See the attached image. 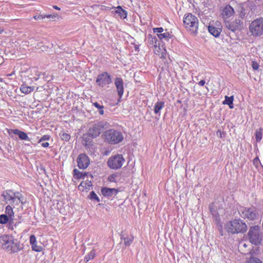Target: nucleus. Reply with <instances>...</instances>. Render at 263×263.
Instances as JSON below:
<instances>
[{
  "mask_svg": "<svg viewBox=\"0 0 263 263\" xmlns=\"http://www.w3.org/2000/svg\"><path fill=\"white\" fill-rule=\"evenodd\" d=\"M0 243L3 249L9 253H17L24 248L23 244L20 241L7 235H4L0 237Z\"/></svg>",
  "mask_w": 263,
  "mask_h": 263,
  "instance_id": "nucleus-1",
  "label": "nucleus"
},
{
  "mask_svg": "<svg viewBox=\"0 0 263 263\" xmlns=\"http://www.w3.org/2000/svg\"><path fill=\"white\" fill-rule=\"evenodd\" d=\"M226 231L231 234L244 233L247 230V226L240 219H236L229 221L225 224Z\"/></svg>",
  "mask_w": 263,
  "mask_h": 263,
  "instance_id": "nucleus-2",
  "label": "nucleus"
},
{
  "mask_svg": "<svg viewBox=\"0 0 263 263\" xmlns=\"http://www.w3.org/2000/svg\"><path fill=\"white\" fill-rule=\"evenodd\" d=\"M183 26L191 33L196 34L198 32L199 21L192 13L185 14L183 17Z\"/></svg>",
  "mask_w": 263,
  "mask_h": 263,
  "instance_id": "nucleus-3",
  "label": "nucleus"
},
{
  "mask_svg": "<svg viewBox=\"0 0 263 263\" xmlns=\"http://www.w3.org/2000/svg\"><path fill=\"white\" fill-rule=\"evenodd\" d=\"M104 136L106 141L111 144H118L123 139L122 133L113 129L107 130L105 133Z\"/></svg>",
  "mask_w": 263,
  "mask_h": 263,
  "instance_id": "nucleus-4",
  "label": "nucleus"
},
{
  "mask_svg": "<svg viewBox=\"0 0 263 263\" xmlns=\"http://www.w3.org/2000/svg\"><path fill=\"white\" fill-rule=\"evenodd\" d=\"M250 241L254 245H259L262 240V232L258 226L251 227L248 233Z\"/></svg>",
  "mask_w": 263,
  "mask_h": 263,
  "instance_id": "nucleus-5",
  "label": "nucleus"
},
{
  "mask_svg": "<svg viewBox=\"0 0 263 263\" xmlns=\"http://www.w3.org/2000/svg\"><path fill=\"white\" fill-rule=\"evenodd\" d=\"M249 31L253 36H259L263 34V17L253 21L249 25Z\"/></svg>",
  "mask_w": 263,
  "mask_h": 263,
  "instance_id": "nucleus-6",
  "label": "nucleus"
},
{
  "mask_svg": "<svg viewBox=\"0 0 263 263\" xmlns=\"http://www.w3.org/2000/svg\"><path fill=\"white\" fill-rule=\"evenodd\" d=\"M125 159L122 155H115L111 156L108 160L107 165L111 169L118 170L122 167Z\"/></svg>",
  "mask_w": 263,
  "mask_h": 263,
  "instance_id": "nucleus-7",
  "label": "nucleus"
},
{
  "mask_svg": "<svg viewBox=\"0 0 263 263\" xmlns=\"http://www.w3.org/2000/svg\"><path fill=\"white\" fill-rule=\"evenodd\" d=\"M239 213L241 217L250 220H254L258 215L256 209L254 207L241 208Z\"/></svg>",
  "mask_w": 263,
  "mask_h": 263,
  "instance_id": "nucleus-8",
  "label": "nucleus"
},
{
  "mask_svg": "<svg viewBox=\"0 0 263 263\" xmlns=\"http://www.w3.org/2000/svg\"><path fill=\"white\" fill-rule=\"evenodd\" d=\"M105 123L99 121L95 122L90 126L88 130V135L92 138H96L99 136L104 127Z\"/></svg>",
  "mask_w": 263,
  "mask_h": 263,
  "instance_id": "nucleus-9",
  "label": "nucleus"
},
{
  "mask_svg": "<svg viewBox=\"0 0 263 263\" xmlns=\"http://www.w3.org/2000/svg\"><path fill=\"white\" fill-rule=\"evenodd\" d=\"M112 83L111 76L107 72L99 74L96 79L97 84L100 87H104Z\"/></svg>",
  "mask_w": 263,
  "mask_h": 263,
  "instance_id": "nucleus-10",
  "label": "nucleus"
},
{
  "mask_svg": "<svg viewBox=\"0 0 263 263\" xmlns=\"http://www.w3.org/2000/svg\"><path fill=\"white\" fill-rule=\"evenodd\" d=\"M221 28V23L218 21L215 23H210L208 26L209 32L216 37L220 35L222 31Z\"/></svg>",
  "mask_w": 263,
  "mask_h": 263,
  "instance_id": "nucleus-11",
  "label": "nucleus"
},
{
  "mask_svg": "<svg viewBox=\"0 0 263 263\" xmlns=\"http://www.w3.org/2000/svg\"><path fill=\"white\" fill-rule=\"evenodd\" d=\"M77 161L79 168L83 170L86 168L90 163L88 157L85 154L79 155Z\"/></svg>",
  "mask_w": 263,
  "mask_h": 263,
  "instance_id": "nucleus-12",
  "label": "nucleus"
},
{
  "mask_svg": "<svg viewBox=\"0 0 263 263\" xmlns=\"http://www.w3.org/2000/svg\"><path fill=\"white\" fill-rule=\"evenodd\" d=\"M209 209L211 214L214 218L216 224L221 228L222 223L221 222L220 217L218 213L217 212V209L214 207V204L213 203H212L210 204Z\"/></svg>",
  "mask_w": 263,
  "mask_h": 263,
  "instance_id": "nucleus-13",
  "label": "nucleus"
},
{
  "mask_svg": "<svg viewBox=\"0 0 263 263\" xmlns=\"http://www.w3.org/2000/svg\"><path fill=\"white\" fill-rule=\"evenodd\" d=\"M242 24V22L239 19H236L235 21L232 22H227L226 23V26L229 30L233 32L239 29L241 25Z\"/></svg>",
  "mask_w": 263,
  "mask_h": 263,
  "instance_id": "nucleus-14",
  "label": "nucleus"
},
{
  "mask_svg": "<svg viewBox=\"0 0 263 263\" xmlns=\"http://www.w3.org/2000/svg\"><path fill=\"white\" fill-rule=\"evenodd\" d=\"M115 85L119 98H122L124 93V82L122 79L120 77L116 78L115 79Z\"/></svg>",
  "mask_w": 263,
  "mask_h": 263,
  "instance_id": "nucleus-15",
  "label": "nucleus"
},
{
  "mask_svg": "<svg viewBox=\"0 0 263 263\" xmlns=\"http://www.w3.org/2000/svg\"><path fill=\"white\" fill-rule=\"evenodd\" d=\"M101 193L104 196L110 197L115 196L118 193V191L114 188L111 189L104 187L102 188Z\"/></svg>",
  "mask_w": 263,
  "mask_h": 263,
  "instance_id": "nucleus-16",
  "label": "nucleus"
},
{
  "mask_svg": "<svg viewBox=\"0 0 263 263\" xmlns=\"http://www.w3.org/2000/svg\"><path fill=\"white\" fill-rule=\"evenodd\" d=\"M12 133L18 136L19 138L22 140H25L28 141H30V138L28 136L27 134L21 131L18 129H12Z\"/></svg>",
  "mask_w": 263,
  "mask_h": 263,
  "instance_id": "nucleus-17",
  "label": "nucleus"
},
{
  "mask_svg": "<svg viewBox=\"0 0 263 263\" xmlns=\"http://www.w3.org/2000/svg\"><path fill=\"white\" fill-rule=\"evenodd\" d=\"M13 197V198H12L9 202L10 204H11L13 205H17L20 203H23V198L21 195H20L18 192H16V194L14 195V197Z\"/></svg>",
  "mask_w": 263,
  "mask_h": 263,
  "instance_id": "nucleus-18",
  "label": "nucleus"
},
{
  "mask_svg": "<svg viewBox=\"0 0 263 263\" xmlns=\"http://www.w3.org/2000/svg\"><path fill=\"white\" fill-rule=\"evenodd\" d=\"M92 186V183L89 180L82 181L78 186V190L84 192L85 191L89 190Z\"/></svg>",
  "mask_w": 263,
  "mask_h": 263,
  "instance_id": "nucleus-19",
  "label": "nucleus"
},
{
  "mask_svg": "<svg viewBox=\"0 0 263 263\" xmlns=\"http://www.w3.org/2000/svg\"><path fill=\"white\" fill-rule=\"evenodd\" d=\"M16 193L13 192L11 190H6L3 192L2 196L4 197L5 201L7 203H9L13 197H14V195Z\"/></svg>",
  "mask_w": 263,
  "mask_h": 263,
  "instance_id": "nucleus-20",
  "label": "nucleus"
},
{
  "mask_svg": "<svg viewBox=\"0 0 263 263\" xmlns=\"http://www.w3.org/2000/svg\"><path fill=\"white\" fill-rule=\"evenodd\" d=\"M115 14H118V16L122 19H125L127 17V12L123 9L121 6L116 7L115 11Z\"/></svg>",
  "mask_w": 263,
  "mask_h": 263,
  "instance_id": "nucleus-21",
  "label": "nucleus"
},
{
  "mask_svg": "<svg viewBox=\"0 0 263 263\" xmlns=\"http://www.w3.org/2000/svg\"><path fill=\"white\" fill-rule=\"evenodd\" d=\"M5 212L10 218V224H13L14 215L12 208L10 205H8L6 207Z\"/></svg>",
  "mask_w": 263,
  "mask_h": 263,
  "instance_id": "nucleus-22",
  "label": "nucleus"
},
{
  "mask_svg": "<svg viewBox=\"0 0 263 263\" xmlns=\"http://www.w3.org/2000/svg\"><path fill=\"white\" fill-rule=\"evenodd\" d=\"M234 13L233 8L230 5H227L223 9V15L227 17H231Z\"/></svg>",
  "mask_w": 263,
  "mask_h": 263,
  "instance_id": "nucleus-23",
  "label": "nucleus"
},
{
  "mask_svg": "<svg viewBox=\"0 0 263 263\" xmlns=\"http://www.w3.org/2000/svg\"><path fill=\"white\" fill-rule=\"evenodd\" d=\"M157 36L160 40L164 42L168 41L172 37V35L168 32L165 31V32L162 33H157Z\"/></svg>",
  "mask_w": 263,
  "mask_h": 263,
  "instance_id": "nucleus-24",
  "label": "nucleus"
},
{
  "mask_svg": "<svg viewBox=\"0 0 263 263\" xmlns=\"http://www.w3.org/2000/svg\"><path fill=\"white\" fill-rule=\"evenodd\" d=\"M154 52L156 54L159 55L161 58H165L166 50L165 49H161L159 45L158 44L154 46Z\"/></svg>",
  "mask_w": 263,
  "mask_h": 263,
  "instance_id": "nucleus-25",
  "label": "nucleus"
},
{
  "mask_svg": "<svg viewBox=\"0 0 263 263\" xmlns=\"http://www.w3.org/2000/svg\"><path fill=\"white\" fill-rule=\"evenodd\" d=\"M34 89L33 86H28L26 84H23L20 87L21 91L25 94H28L33 91Z\"/></svg>",
  "mask_w": 263,
  "mask_h": 263,
  "instance_id": "nucleus-26",
  "label": "nucleus"
},
{
  "mask_svg": "<svg viewBox=\"0 0 263 263\" xmlns=\"http://www.w3.org/2000/svg\"><path fill=\"white\" fill-rule=\"evenodd\" d=\"M147 42L148 46L154 47L157 45L158 41L156 36L148 34L147 37Z\"/></svg>",
  "mask_w": 263,
  "mask_h": 263,
  "instance_id": "nucleus-27",
  "label": "nucleus"
},
{
  "mask_svg": "<svg viewBox=\"0 0 263 263\" xmlns=\"http://www.w3.org/2000/svg\"><path fill=\"white\" fill-rule=\"evenodd\" d=\"M164 107V102L163 101L157 102L154 107V112L155 114L160 115V110Z\"/></svg>",
  "mask_w": 263,
  "mask_h": 263,
  "instance_id": "nucleus-28",
  "label": "nucleus"
},
{
  "mask_svg": "<svg viewBox=\"0 0 263 263\" xmlns=\"http://www.w3.org/2000/svg\"><path fill=\"white\" fill-rule=\"evenodd\" d=\"M233 101H234V97L233 96L228 97L227 96H226L224 97V100L223 102V104L228 105L229 106V107L231 109H232L234 107L233 104Z\"/></svg>",
  "mask_w": 263,
  "mask_h": 263,
  "instance_id": "nucleus-29",
  "label": "nucleus"
},
{
  "mask_svg": "<svg viewBox=\"0 0 263 263\" xmlns=\"http://www.w3.org/2000/svg\"><path fill=\"white\" fill-rule=\"evenodd\" d=\"M86 174V173L80 172L76 168L73 170V177L76 179H84Z\"/></svg>",
  "mask_w": 263,
  "mask_h": 263,
  "instance_id": "nucleus-30",
  "label": "nucleus"
},
{
  "mask_svg": "<svg viewBox=\"0 0 263 263\" xmlns=\"http://www.w3.org/2000/svg\"><path fill=\"white\" fill-rule=\"evenodd\" d=\"M9 222V228L12 225V224H10V218L5 214H2L0 215V223L1 224H6Z\"/></svg>",
  "mask_w": 263,
  "mask_h": 263,
  "instance_id": "nucleus-31",
  "label": "nucleus"
},
{
  "mask_svg": "<svg viewBox=\"0 0 263 263\" xmlns=\"http://www.w3.org/2000/svg\"><path fill=\"white\" fill-rule=\"evenodd\" d=\"M96 251L95 250H92L84 258L85 262H87L88 261L92 259L96 256Z\"/></svg>",
  "mask_w": 263,
  "mask_h": 263,
  "instance_id": "nucleus-32",
  "label": "nucleus"
},
{
  "mask_svg": "<svg viewBox=\"0 0 263 263\" xmlns=\"http://www.w3.org/2000/svg\"><path fill=\"white\" fill-rule=\"evenodd\" d=\"M59 136L61 138L65 141H68L70 139V135L64 131H62L60 134Z\"/></svg>",
  "mask_w": 263,
  "mask_h": 263,
  "instance_id": "nucleus-33",
  "label": "nucleus"
},
{
  "mask_svg": "<svg viewBox=\"0 0 263 263\" xmlns=\"http://www.w3.org/2000/svg\"><path fill=\"white\" fill-rule=\"evenodd\" d=\"M121 238L124 239V243L126 246H130L134 240V237L133 236H128L124 238L121 237Z\"/></svg>",
  "mask_w": 263,
  "mask_h": 263,
  "instance_id": "nucleus-34",
  "label": "nucleus"
},
{
  "mask_svg": "<svg viewBox=\"0 0 263 263\" xmlns=\"http://www.w3.org/2000/svg\"><path fill=\"white\" fill-rule=\"evenodd\" d=\"M262 128H259L257 129L255 132L256 140L257 142H260L262 139Z\"/></svg>",
  "mask_w": 263,
  "mask_h": 263,
  "instance_id": "nucleus-35",
  "label": "nucleus"
},
{
  "mask_svg": "<svg viewBox=\"0 0 263 263\" xmlns=\"http://www.w3.org/2000/svg\"><path fill=\"white\" fill-rule=\"evenodd\" d=\"M31 246L32 250L35 252H40L43 250V247L37 245V243L32 244Z\"/></svg>",
  "mask_w": 263,
  "mask_h": 263,
  "instance_id": "nucleus-36",
  "label": "nucleus"
},
{
  "mask_svg": "<svg viewBox=\"0 0 263 263\" xmlns=\"http://www.w3.org/2000/svg\"><path fill=\"white\" fill-rule=\"evenodd\" d=\"M93 105L94 106H95L96 108H97L99 109V114L100 115H102L104 114L103 106L102 105H101L98 102L93 103Z\"/></svg>",
  "mask_w": 263,
  "mask_h": 263,
  "instance_id": "nucleus-37",
  "label": "nucleus"
},
{
  "mask_svg": "<svg viewBox=\"0 0 263 263\" xmlns=\"http://www.w3.org/2000/svg\"><path fill=\"white\" fill-rule=\"evenodd\" d=\"M89 198L91 200H95L98 202L100 201L99 197L93 191L90 192L89 195Z\"/></svg>",
  "mask_w": 263,
  "mask_h": 263,
  "instance_id": "nucleus-38",
  "label": "nucleus"
},
{
  "mask_svg": "<svg viewBox=\"0 0 263 263\" xmlns=\"http://www.w3.org/2000/svg\"><path fill=\"white\" fill-rule=\"evenodd\" d=\"M246 263H262V262L258 258L251 257L250 259L247 261Z\"/></svg>",
  "mask_w": 263,
  "mask_h": 263,
  "instance_id": "nucleus-39",
  "label": "nucleus"
},
{
  "mask_svg": "<svg viewBox=\"0 0 263 263\" xmlns=\"http://www.w3.org/2000/svg\"><path fill=\"white\" fill-rule=\"evenodd\" d=\"M29 242H30V244L31 246L32 244L36 243L37 241H36V239L35 235H30V238H29Z\"/></svg>",
  "mask_w": 263,
  "mask_h": 263,
  "instance_id": "nucleus-40",
  "label": "nucleus"
},
{
  "mask_svg": "<svg viewBox=\"0 0 263 263\" xmlns=\"http://www.w3.org/2000/svg\"><path fill=\"white\" fill-rule=\"evenodd\" d=\"M154 33H162L164 31V29L162 27L154 28L153 29Z\"/></svg>",
  "mask_w": 263,
  "mask_h": 263,
  "instance_id": "nucleus-41",
  "label": "nucleus"
},
{
  "mask_svg": "<svg viewBox=\"0 0 263 263\" xmlns=\"http://www.w3.org/2000/svg\"><path fill=\"white\" fill-rule=\"evenodd\" d=\"M50 136L49 135H44L39 140L38 142L40 143H41L42 141L49 140L50 139Z\"/></svg>",
  "mask_w": 263,
  "mask_h": 263,
  "instance_id": "nucleus-42",
  "label": "nucleus"
},
{
  "mask_svg": "<svg viewBox=\"0 0 263 263\" xmlns=\"http://www.w3.org/2000/svg\"><path fill=\"white\" fill-rule=\"evenodd\" d=\"M31 71H32L33 72L35 73L37 77H35L34 79L35 81L37 80L41 76V72L37 71L35 69H33L31 70Z\"/></svg>",
  "mask_w": 263,
  "mask_h": 263,
  "instance_id": "nucleus-43",
  "label": "nucleus"
},
{
  "mask_svg": "<svg viewBox=\"0 0 263 263\" xmlns=\"http://www.w3.org/2000/svg\"><path fill=\"white\" fill-rule=\"evenodd\" d=\"M260 161L258 158L256 157L253 160V164L256 166V167H258V165L260 164Z\"/></svg>",
  "mask_w": 263,
  "mask_h": 263,
  "instance_id": "nucleus-44",
  "label": "nucleus"
},
{
  "mask_svg": "<svg viewBox=\"0 0 263 263\" xmlns=\"http://www.w3.org/2000/svg\"><path fill=\"white\" fill-rule=\"evenodd\" d=\"M258 64L256 62H253L252 63V68H253V69L257 70L258 69Z\"/></svg>",
  "mask_w": 263,
  "mask_h": 263,
  "instance_id": "nucleus-45",
  "label": "nucleus"
},
{
  "mask_svg": "<svg viewBox=\"0 0 263 263\" xmlns=\"http://www.w3.org/2000/svg\"><path fill=\"white\" fill-rule=\"evenodd\" d=\"M33 18L35 20H42V16L41 15H36L33 16Z\"/></svg>",
  "mask_w": 263,
  "mask_h": 263,
  "instance_id": "nucleus-46",
  "label": "nucleus"
},
{
  "mask_svg": "<svg viewBox=\"0 0 263 263\" xmlns=\"http://www.w3.org/2000/svg\"><path fill=\"white\" fill-rule=\"evenodd\" d=\"M49 143L48 142H44V143H41V145L43 147H47L49 146Z\"/></svg>",
  "mask_w": 263,
  "mask_h": 263,
  "instance_id": "nucleus-47",
  "label": "nucleus"
},
{
  "mask_svg": "<svg viewBox=\"0 0 263 263\" xmlns=\"http://www.w3.org/2000/svg\"><path fill=\"white\" fill-rule=\"evenodd\" d=\"M205 82L204 80H201L199 82H198V85L201 86H204V85L205 84Z\"/></svg>",
  "mask_w": 263,
  "mask_h": 263,
  "instance_id": "nucleus-48",
  "label": "nucleus"
},
{
  "mask_svg": "<svg viewBox=\"0 0 263 263\" xmlns=\"http://www.w3.org/2000/svg\"><path fill=\"white\" fill-rule=\"evenodd\" d=\"M115 176L114 175H111L108 177L109 180L110 181H114L115 179Z\"/></svg>",
  "mask_w": 263,
  "mask_h": 263,
  "instance_id": "nucleus-49",
  "label": "nucleus"
},
{
  "mask_svg": "<svg viewBox=\"0 0 263 263\" xmlns=\"http://www.w3.org/2000/svg\"><path fill=\"white\" fill-rule=\"evenodd\" d=\"M55 17H56V16L55 15H52L51 14H48L47 16V18H50V17L55 18Z\"/></svg>",
  "mask_w": 263,
  "mask_h": 263,
  "instance_id": "nucleus-50",
  "label": "nucleus"
},
{
  "mask_svg": "<svg viewBox=\"0 0 263 263\" xmlns=\"http://www.w3.org/2000/svg\"><path fill=\"white\" fill-rule=\"evenodd\" d=\"M53 7L54 9H55L56 10H60V8L59 7H58L57 6H53Z\"/></svg>",
  "mask_w": 263,
  "mask_h": 263,
  "instance_id": "nucleus-51",
  "label": "nucleus"
},
{
  "mask_svg": "<svg viewBox=\"0 0 263 263\" xmlns=\"http://www.w3.org/2000/svg\"><path fill=\"white\" fill-rule=\"evenodd\" d=\"M41 16H42V20H43V19H44L45 18H46L47 15L43 14V15H41Z\"/></svg>",
  "mask_w": 263,
  "mask_h": 263,
  "instance_id": "nucleus-52",
  "label": "nucleus"
},
{
  "mask_svg": "<svg viewBox=\"0 0 263 263\" xmlns=\"http://www.w3.org/2000/svg\"><path fill=\"white\" fill-rule=\"evenodd\" d=\"M243 247H247V245H246L245 243H244V244L243 245Z\"/></svg>",
  "mask_w": 263,
  "mask_h": 263,
  "instance_id": "nucleus-53",
  "label": "nucleus"
}]
</instances>
